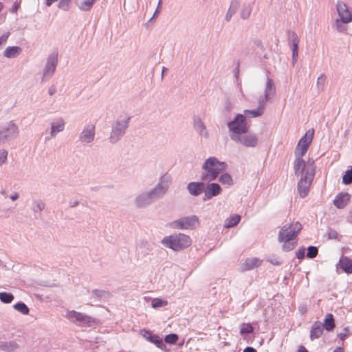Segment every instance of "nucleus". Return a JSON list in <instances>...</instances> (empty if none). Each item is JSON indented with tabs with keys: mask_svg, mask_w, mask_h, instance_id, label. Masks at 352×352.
<instances>
[{
	"mask_svg": "<svg viewBox=\"0 0 352 352\" xmlns=\"http://www.w3.org/2000/svg\"><path fill=\"white\" fill-rule=\"evenodd\" d=\"M228 134L230 139L236 144L245 147H256L258 142L256 134L248 132V125L245 116L237 114L228 123Z\"/></svg>",
	"mask_w": 352,
	"mask_h": 352,
	"instance_id": "1",
	"label": "nucleus"
},
{
	"mask_svg": "<svg viewBox=\"0 0 352 352\" xmlns=\"http://www.w3.org/2000/svg\"><path fill=\"white\" fill-rule=\"evenodd\" d=\"M302 230V225L298 221L285 224L280 229L278 235V241L283 243L282 249L285 252H289L294 249L296 242L294 240Z\"/></svg>",
	"mask_w": 352,
	"mask_h": 352,
	"instance_id": "2",
	"label": "nucleus"
},
{
	"mask_svg": "<svg viewBox=\"0 0 352 352\" xmlns=\"http://www.w3.org/2000/svg\"><path fill=\"white\" fill-rule=\"evenodd\" d=\"M226 168L227 165L225 162L219 161L215 157H210L205 160L201 166L203 172L201 179L208 182L215 180Z\"/></svg>",
	"mask_w": 352,
	"mask_h": 352,
	"instance_id": "3",
	"label": "nucleus"
},
{
	"mask_svg": "<svg viewBox=\"0 0 352 352\" xmlns=\"http://www.w3.org/2000/svg\"><path fill=\"white\" fill-rule=\"evenodd\" d=\"M314 137V130L308 131L299 140L295 149V160L294 162V173H298L303 167L307 166L302 157L306 153Z\"/></svg>",
	"mask_w": 352,
	"mask_h": 352,
	"instance_id": "4",
	"label": "nucleus"
},
{
	"mask_svg": "<svg viewBox=\"0 0 352 352\" xmlns=\"http://www.w3.org/2000/svg\"><path fill=\"white\" fill-rule=\"evenodd\" d=\"M296 176H300L298 182V191L300 197H305L309 191L310 186L315 175V167L313 162H308L307 166L303 167L298 173H295Z\"/></svg>",
	"mask_w": 352,
	"mask_h": 352,
	"instance_id": "5",
	"label": "nucleus"
},
{
	"mask_svg": "<svg viewBox=\"0 0 352 352\" xmlns=\"http://www.w3.org/2000/svg\"><path fill=\"white\" fill-rule=\"evenodd\" d=\"M130 116L124 113L119 116L111 125V129L109 137L111 143L115 144L120 141L125 135L129 127Z\"/></svg>",
	"mask_w": 352,
	"mask_h": 352,
	"instance_id": "6",
	"label": "nucleus"
},
{
	"mask_svg": "<svg viewBox=\"0 0 352 352\" xmlns=\"http://www.w3.org/2000/svg\"><path fill=\"white\" fill-rule=\"evenodd\" d=\"M161 243L166 248L180 251L191 245V239L188 235L179 233L164 237Z\"/></svg>",
	"mask_w": 352,
	"mask_h": 352,
	"instance_id": "7",
	"label": "nucleus"
},
{
	"mask_svg": "<svg viewBox=\"0 0 352 352\" xmlns=\"http://www.w3.org/2000/svg\"><path fill=\"white\" fill-rule=\"evenodd\" d=\"M172 182V176L168 173H165L160 177L157 184L149 190L155 200L162 198L167 193Z\"/></svg>",
	"mask_w": 352,
	"mask_h": 352,
	"instance_id": "8",
	"label": "nucleus"
},
{
	"mask_svg": "<svg viewBox=\"0 0 352 352\" xmlns=\"http://www.w3.org/2000/svg\"><path fill=\"white\" fill-rule=\"evenodd\" d=\"M336 9L340 20L336 21V29L341 32L344 30L342 23H348L352 21V12L349 9L346 3L342 1H338Z\"/></svg>",
	"mask_w": 352,
	"mask_h": 352,
	"instance_id": "9",
	"label": "nucleus"
},
{
	"mask_svg": "<svg viewBox=\"0 0 352 352\" xmlns=\"http://www.w3.org/2000/svg\"><path fill=\"white\" fill-rule=\"evenodd\" d=\"M96 138V126L92 123L85 124L79 133L78 140L84 146L91 145Z\"/></svg>",
	"mask_w": 352,
	"mask_h": 352,
	"instance_id": "10",
	"label": "nucleus"
},
{
	"mask_svg": "<svg viewBox=\"0 0 352 352\" xmlns=\"http://www.w3.org/2000/svg\"><path fill=\"white\" fill-rule=\"evenodd\" d=\"M200 224L199 219L196 215L184 217L172 222L171 226L175 229L192 230Z\"/></svg>",
	"mask_w": 352,
	"mask_h": 352,
	"instance_id": "11",
	"label": "nucleus"
},
{
	"mask_svg": "<svg viewBox=\"0 0 352 352\" xmlns=\"http://www.w3.org/2000/svg\"><path fill=\"white\" fill-rule=\"evenodd\" d=\"M65 317L70 322L80 326H90L91 323L94 322V319L92 317L74 310L68 311Z\"/></svg>",
	"mask_w": 352,
	"mask_h": 352,
	"instance_id": "12",
	"label": "nucleus"
},
{
	"mask_svg": "<svg viewBox=\"0 0 352 352\" xmlns=\"http://www.w3.org/2000/svg\"><path fill=\"white\" fill-rule=\"evenodd\" d=\"M0 131L5 142L16 139L19 135V128L13 121H9L0 126Z\"/></svg>",
	"mask_w": 352,
	"mask_h": 352,
	"instance_id": "13",
	"label": "nucleus"
},
{
	"mask_svg": "<svg viewBox=\"0 0 352 352\" xmlns=\"http://www.w3.org/2000/svg\"><path fill=\"white\" fill-rule=\"evenodd\" d=\"M58 64V54L53 53L50 54L46 60L45 67L43 70V76L41 80L46 81L51 78L54 75Z\"/></svg>",
	"mask_w": 352,
	"mask_h": 352,
	"instance_id": "14",
	"label": "nucleus"
},
{
	"mask_svg": "<svg viewBox=\"0 0 352 352\" xmlns=\"http://www.w3.org/2000/svg\"><path fill=\"white\" fill-rule=\"evenodd\" d=\"M155 201L149 190H143L137 194L133 200L134 206L139 209L150 206Z\"/></svg>",
	"mask_w": 352,
	"mask_h": 352,
	"instance_id": "15",
	"label": "nucleus"
},
{
	"mask_svg": "<svg viewBox=\"0 0 352 352\" xmlns=\"http://www.w3.org/2000/svg\"><path fill=\"white\" fill-rule=\"evenodd\" d=\"M204 200H209L221 193L222 188L217 183H209L204 188Z\"/></svg>",
	"mask_w": 352,
	"mask_h": 352,
	"instance_id": "16",
	"label": "nucleus"
},
{
	"mask_svg": "<svg viewBox=\"0 0 352 352\" xmlns=\"http://www.w3.org/2000/svg\"><path fill=\"white\" fill-rule=\"evenodd\" d=\"M192 125L194 129L199 135L203 136L206 139L209 138V133L200 117L195 116L193 118Z\"/></svg>",
	"mask_w": 352,
	"mask_h": 352,
	"instance_id": "17",
	"label": "nucleus"
},
{
	"mask_svg": "<svg viewBox=\"0 0 352 352\" xmlns=\"http://www.w3.org/2000/svg\"><path fill=\"white\" fill-rule=\"evenodd\" d=\"M142 335L150 342L155 344L159 349H164L166 347L163 340L159 336L153 334L151 331L147 330H143Z\"/></svg>",
	"mask_w": 352,
	"mask_h": 352,
	"instance_id": "18",
	"label": "nucleus"
},
{
	"mask_svg": "<svg viewBox=\"0 0 352 352\" xmlns=\"http://www.w3.org/2000/svg\"><path fill=\"white\" fill-rule=\"evenodd\" d=\"M65 122L61 118L54 120L50 124V137L55 138L58 133L64 131Z\"/></svg>",
	"mask_w": 352,
	"mask_h": 352,
	"instance_id": "19",
	"label": "nucleus"
},
{
	"mask_svg": "<svg viewBox=\"0 0 352 352\" xmlns=\"http://www.w3.org/2000/svg\"><path fill=\"white\" fill-rule=\"evenodd\" d=\"M351 195L348 192L339 193L333 200L334 206L338 208H344L349 202Z\"/></svg>",
	"mask_w": 352,
	"mask_h": 352,
	"instance_id": "20",
	"label": "nucleus"
},
{
	"mask_svg": "<svg viewBox=\"0 0 352 352\" xmlns=\"http://www.w3.org/2000/svg\"><path fill=\"white\" fill-rule=\"evenodd\" d=\"M188 192L193 196H198L204 190V182H190L187 185Z\"/></svg>",
	"mask_w": 352,
	"mask_h": 352,
	"instance_id": "21",
	"label": "nucleus"
},
{
	"mask_svg": "<svg viewBox=\"0 0 352 352\" xmlns=\"http://www.w3.org/2000/svg\"><path fill=\"white\" fill-rule=\"evenodd\" d=\"M22 51L19 46H8L4 50L3 55L7 58H15L22 53Z\"/></svg>",
	"mask_w": 352,
	"mask_h": 352,
	"instance_id": "22",
	"label": "nucleus"
},
{
	"mask_svg": "<svg viewBox=\"0 0 352 352\" xmlns=\"http://www.w3.org/2000/svg\"><path fill=\"white\" fill-rule=\"evenodd\" d=\"M289 40L292 44V63L294 65L297 60L298 55V50L299 38L296 33L292 32L289 36Z\"/></svg>",
	"mask_w": 352,
	"mask_h": 352,
	"instance_id": "23",
	"label": "nucleus"
},
{
	"mask_svg": "<svg viewBox=\"0 0 352 352\" xmlns=\"http://www.w3.org/2000/svg\"><path fill=\"white\" fill-rule=\"evenodd\" d=\"M276 95V87L273 80L267 77L263 96L272 99Z\"/></svg>",
	"mask_w": 352,
	"mask_h": 352,
	"instance_id": "24",
	"label": "nucleus"
},
{
	"mask_svg": "<svg viewBox=\"0 0 352 352\" xmlns=\"http://www.w3.org/2000/svg\"><path fill=\"white\" fill-rule=\"evenodd\" d=\"M323 329L322 324L320 322H314L310 330V339L314 340L319 338L323 333Z\"/></svg>",
	"mask_w": 352,
	"mask_h": 352,
	"instance_id": "25",
	"label": "nucleus"
},
{
	"mask_svg": "<svg viewBox=\"0 0 352 352\" xmlns=\"http://www.w3.org/2000/svg\"><path fill=\"white\" fill-rule=\"evenodd\" d=\"M261 261L257 258H247L241 266L243 271H248L258 267L261 264Z\"/></svg>",
	"mask_w": 352,
	"mask_h": 352,
	"instance_id": "26",
	"label": "nucleus"
},
{
	"mask_svg": "<svg viewBox=\"0 0 352 352\" xmlns=\"http://www.w3.org/2000/svg\"><path fill=\"white\" fill-rule=\"evenodd\" d=\"M19 347V344L14 340L0 342V349L6 352H12Z\"/></svg>",
	"mask_w": 352,
	"mask_h": 352,
	"instance_id": "27",
	"label": "nucleus"
},
{
	"mask_svg": "<svg viewBox=\"0 0 352 352\" xmlns=\"http://www.w3.org/2000/svg\"><path fill=\"white\" fill-rule=\"evenodd\" d=\"M340 268L347 274L352 273V259L347 256L342 257L340 260Z\"/></svg>",
	"mask_w": 352,
	"mask_h": 352,
	"instance_id": "28",
	"label": "nucleus"
},
{
	"mask_svg": "<svg viewBox=\"0 0 352 352\" xmlns=\"http://www.w3.org/2000/svg\"><path fill=\"white\" fill-rule=\"evenodd\" d=\"M241 220V216L236 214H232L228 217L224 222V228H230L236 226Z\"/></svg>",
	"mask_w": 352,
	"mask_h": 352,
	"instance_id": "29",
	"label": "nucleus"
},
{
	"mask_svg": "<svg viewBox=\"0 0 352 352\" xmlns=\"http://www.w3.org/2000/svg\"><path fill=\"white\" fill-rule=\"evenodd\" d=\"M323 328L327 331H332L335 327V321L333 316L331 314H327L325 316L324 322L322 324Z\"/></svg>",
	"mask_w": 352,
	"mask_h": 352,
	"instance_id": "30",
	"label": "nucleus"
},
{
	"mask_svg": "<svg viewBox=\"0 0 352 352\" xmlns=\"http://www.w3.org/2000/svg\"><path fill=\"white\" fill-rule=\"evenodd\" d=\"M96 1V0H82L78 3V8L82 11H89Z\"/></svg>",
	"mask_w": 352,
	"mask_h": 352,
	"instance_id": "31",
	"label": "nucleus"
},
{
	"mask_svg": "<svg viewBox=\"0 0 352 352\" xmlns=\"http://www.w3.org/2000/svg\"><path fill=\"white\" fill-rule=\"evenodd\" d=\"M239 7V3L237 1H234L231 3L230 6L226 15V20L227 21H230L233 14L236 12Z\"/></svg>",
	"mask_w": 352,
	"mask_h": 352,
	"instance_id": "32",
	"label": "nucleus"
},
{
	"mask_svg": "<svg viewBox=\"0 0 352 352\" xmlns=\"http://www.w3.org/2000/svg\"><path fill=\"white\" fill-rule=\"evenodd\" d=\"M264 113L261 109L258 108H256V109L253 110H248L245 109L243 111V116H245V118H256L262 116Z\"/></svg>",
	"mask_w": 352,
	"mask_h": 352,
	"instance_id": "33",
	"label": "nucleus"
},
{
	"mask_svg": "<svg viewBox=\"0 0 352 352\" xmlns=\"http://www.w3.org/2000/svg\"><path fill=\"white\" fill-rule=\"evenodd\" d=\"M14 309L23 315H28L30 309L28 306L23 302H18L13 306Z\"/></svg>",
	"mask_w": 352,
	"mask_h": 352,
	"instance_id": "34",
	"label": "nucleus"
},
{
	"mask_svg": "<svg viewBox=\"0 0 352 352\" xmlns=\"http://www.w3.org/2000/svg\"><path fill=\"white\" fill-rule=\"evenodd\" d=\"M252 12V4H245L241 10V17L243 19H247Z\"/></svg>",
	"mask_w": 352,
	"mask_h": 352,
	"instance_id": "35",
	"label": "nucleus"
},
{
	"mask_svg": "<svg viewBox=\"0 0 352 352\" xmlns=\"http://www.w3.org/2000/svg\"><path fill=\"white\" fill-rule=\"evenodd\" d=\"M327 77L324 74L320 75L317 79L316 87L318 92L324 90V85L326 82Z\"/></svg>",
	"mask_w": 352,
	"mask_h": 352,
	"instance_id": "36",
	"label": "nucleus"
},
{
	"mask_svg": "<svg viewBox=\"0 0 352 352\" xmlns=\"http://www.w3.org/2000/svg\"><path fill=\"white\" fill-rule=\"evenodd\" d=\"M219 181L223 184H226L228 186H232L233 184V179L231 177V175L228 173H223L222 174L219 178Z\"/></svg>",
	"mask_w": 352,
	"mask_h": 352,
	"instance_id": "37",
	"label": "nucleus"
},
{
	"mask_svg": "<svg viewBox=\"0 0 352 352\" xmlns=\"http://www.w3.org/2000/svg\"><path fill=\"white\" fill-rule=\"evenodd\" d=\"M270 99L266 96H261L258 99H257V108H258L259 109H261L263 112H264L265 111V107H266V104H267V102L270 100Z\"/></svg>",
	"mask_w": 352,
	"mask_h": 352,
	"instance_id": "38",
	"label": "nucleus"
},
{
	"mask_svg": "<svg viewBox=\"0 0 352 352\" xmlns=\"http://www.w3.org/2000/svg\"><path fill=\"white\" fill-rule=\"evenodd\" d=\"M168 305V302L166 300H162L160 298H153L151 301L152 307L154 309H158Z\"/></svg>",
	"mask_w": 352,
	"mask_h": 352,
	"instance_id": "39",
	"label": "nucleus"
},
{
	"mask_svg": "<svg viewBox=\"0 0 352 352\" xmlns=\"http://www.w3.org/2000/svg\"><path fill=\"white\" fill-rule=\"evenodd\" d=\"M253 327L250 323H243L240 327V334L243 336L245 334L251 333L253 332Z\"/></svg>",
	"mask_w": 352,
	"mask_h": 352,
	"instance_id": "40",
	"label": "nucleus"
},
{
	"mask_svg": "<svg viewBox=\"0 0 352 352\" xmlns=\"http://www.w3.org/2000/svg\"><path fill=\"white\" fill-rule=\"evenodd\" d=\"M14 300V296L10 293L0 292V300L3 303H10Z\"/></svg>",
	"mask_w": 352,
	"mask_h": 352,
	"instance_id": "41",
	"label": "nucleus"
},
{
	"mask_svg": "<svg viewBox=\"0 0 352 352\" xmlns=\"http://www.w3.org/2000/svg\"><path fill=\"white\" fill-rule=\"evenodd\" d=\"M342 183L348 185L352 183V166L347 170L342 177Z\"/></svg>",
	"mask_w": 352,
	"mask_h": 352,
	"instance_id": "42",
	"label": "nucleus"
},
{
	"mask_svg": "<svg viewBox=\"0 0 352 352\" xmlns=\"http://www.w3.org/2000/svg\"><path fill=\"white\" fill-rule=\"evenodd\" d=\"M45 204L41 200L34 201L32 205V210L34 212H41L45 208Z\"/></svg>",
	"mask_w": 352,
	"mask_h": 352,
	"instance_id": "43",
	"label": "nucleus"
},
{
	"mask_svg": "<svg viewBox=\"0 0 352 352\" xmlns=\"http://www.w3.org/2000/svg\"><path fill=\"white\" fill-rule=\"evenodd\" d=\"M71 3L72 0H60L58 7L63 10L68 11L70 8Z\"/></svg>",
	"mask_w": 352,
	"mask_h": 352,
	"instance_id": "44",
	"label": "nucleus"
},
{
	"mask_svg": "<svg viewBox=\"0 0 352 352\" xmlns=\"http://www.w3.org/2000/svg\"><path fill=\"white\" fill-rule=\"evenodd\" d=\"M178 336L175 333H170L166 336L164 341L168 344H175L178 340Z\"/></svg>",
	"mask_w": 352,
	"mask_h": 352,
	"instance_id": "45",
	"label": "nucleus"
},
{
	"mask_svg": "<svg viewBox=\"0 0 352 352\" xmlns=\"http://www.w3.org/2000/svg\"><path fill=\"white\" fill-rule=\"evenodd\" d=\"M318 254V248L315 246H309L307 248V256L309 258H315Z\"/></svg>",
	"mask_w": 352,
	"mask_h": 352,
	"instance_id": "46",
	"label": "nucleus"
},
{
	"mask_svg": "<svg viewBox=\"0 0 352 352\" xmlns=\"http://www.w3.org/2000/svg\"><path fill=\"white\" fill-rule=\"evenodd\" d=\"M327 236L329 239H338L339 234L336 230L333 229H329L327 232Z\"/></svg>",
	"mask_w": 352,
	"mask_h": 352,
	"instance_id": "47",
	"label": "nucleus"
},
{
	"mask_svg": "<svg viewBox=\"0 0 352 352\" xmlns=\"http://www.w3.org/2000/svg\"><path fill=\"white\" fill-rule=\"evenodd\" d=\"M92 293L98 296V297H100V298H105V297H107L109 296V292L104 291V290H99V289H94L93 290Z\"/></svg>",
	"mask_w": 352,
	"mask_h": 352,
	"instance_id": "48",
	"label": "nucleus"
},
{
	"mask_svg": "<svg viewBox=\"0 0 352 352\" xmlns=\"http://www.w3.org/2000/svg\"><path fill=\"white\" fill-rule=\"evenodd\" d=\"M8 157V151L5 149L0 150V166L5 164Z\"/></svg>",
	"mask_w": 352,
	"mask_h": 352,
	"instance_id": "49",
	"label": "nucleus"
},
{
	"mask_svg": "<svg viewBox=\"0 0 352 352\" xmlns=\"http://www.w3.org/2000/svg\"><path fill=\"white\" fill-rule=\"evenodd\" d=\"M10 35V32H6L0 36V48L7 43Z\"/></svg>",
	"mask_w": 352,
	"mask_h": 352,
	"instance_id": "50",
	"label": "nucleus"
},
{
	"mask_svg": "<svg viewBox=\"0 0 352 352\" xmlns=\"http://www.w3.org/2000/svg\"><path fill=\"white\" fill-rule=\"evenodd\" d=\"M305 254V249L304 248L298 249L296 252V256L298 259L304 258Z\"/></svg>",
	"mask_w": 352,
	"mask_h": 352,
	"instance_id": "51",
	"label": "nucleus"
},
{
	"mask_svg": "<svg viewBox=\"0 0 352 352\" xmlns=\"http://www.w3.org/2000/svg\"><path fill=\"white\" fill-rule=\"evenodd\" d=\"M56 91V87L54 85H52L48 88L47 93L50 96H53Z\"/></svg>",
	"mask_w": 352,
	"mask_h": 352,
	"instance_id": "52",
	"label": "nucleus"
},
{
	"mask_svg": "<svg viewBox=\"0 0 352 352\" xmlns=\"http://www.w3.org/2000/svg\"><path fill=\"white\" fill-rule=\"evenodd\" d=\"M162 2V0H159L157 7L154 12L153 18H154L158 13L160 12Z\"/></svg>",
	"mask_w": 352,
	"mask_h": 352,
	"instance_id": "53",
	"label": "nucleus"
},
{
	"mask_svg": "<svg viewBox=\"0 0 352 352\" xmlns=\"http://www.w3.org/2000/svg\"><path fill=\"white\" fill-rule=\"evenodd\" d=\"M19 8V5L15 3L13 7L10 9V12L12 13L16 12L17 10Z\"/></svg>",
	"mask_w": 352,
	"mask_h": 352,
	"instance_id": "54",
	"label": "nucleus"
},
{
	"mask_svg": "<svg viewBox=\"0 0 352 352\" xmlns=\"http://www.w3.org/2000/svg\"><path fill=\"white\" fill-rule=\"evenodd\" d=\"M19 197V193L14 192V194L11 195L10 198L12 201H16Z\"/></svg>",
	"mask_w": 352,
	"mask_h": 352,
	"instance_id": "55",
	"label": "nucleus"
},
{
	"mask_svg": "<svg viewBox=\"0 0 352 352\" xmlns=\"http://www.w3.org/2000/svg\"><path fill=\"white\" fill-rule=\"evenodd\" d=\"M243 352H256V351L250 346H247L244 350Z\"/></svg>",
	"mask_w": 352,
	"mask_h": 352,
	"instance_id": "56",
	"label": "nucleus"
},
{
	"mask_svg": "<svg viewBox=\"0 0 352 352\" xmlns=\"http://www.w3.org/2000/svg\"><path fill=\"white\" fill-rule=\"evenodd\" d=\"M79 204V201L78 200L71 201L69 202V206L71 207H75Z\"/></svg>",
	"mask_w": 352,
	"mask_h": 352,
	"instance_id": "57",
	"label": "nucleus"
},
{
	"mask_svg": "<svg viewBox=\"0 0 352 352\" xmlns=\"http://www.w3.org/2000/svg\"><path fill=\"white\" fill-rule=\"evenodd\" d=\"M298 352H308L306 348L303 346H300L298 349Z\"/></svg>",
	"mask_w": 352,
	"mask_h": 352,
	"instance_id": "58",
	"label": "nucleus"
},
{
	"mask_svg": "<svg viewBox=\"0 0 352 352\" xmlns=\"http://www.w3.org/2000/svg\"><path fill=\"white\" fill-rule=\"evenodd\" d=\"M168 69L165 67H163L162 71V78H164V74L167 72Z\"/></svg>",
	"mask_w": 352,
	"mask_h": 352,
	"instance_id": "59",
	"label": "nucleus"
},
{
	"mask_svg": "<svg viewBox=\"0 0 352 352\" xmlns=\"http://www.w3.org/2000/svg\"><path fill=\"white\" fill-rule=\"evenodd\" d=\"M333 352H343V349L340 347H338L333 351Z\"/></svg>",
	"mask_w": 352,
	"mask_h": 352,
	"instance_id": "60",
	"label": "nucleus"
},
{
	"mask_svg": "<svg viewBox=\"0 0 352 352\" xmlns=\"http://www.w3.org/2000/svg\"><path fill=\"white\" fill-rule=\"evenodd\" d=\"M3 8V3L0 1V12L2 10Z\"/></svg>",
	"mask_w": 352,
	"mask_h": 352,
	"instance_id": "61",
	"label": "nucleus"
},
{
	"mask_svg": "<svg viewBox=\"0 0 352 352\" xmlns=\"http://www.w3.org/2000/svg\"><path fill=\"white\" fill-rule=\"evenodd\" d=\"M240 91L242 93V88L240 87Z\"/></svg>",
	"mask_w": 352,
	"mask_h": 352,
	"instance_id": "62",
	"label": "nucleus"
}]
</instances>
